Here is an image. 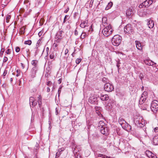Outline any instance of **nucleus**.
<instances>
[{"instance_id":"f257e3e1","label":"nucleus","mask_w":158,"mask_h":158,"mask_svg":"<svg viewBox=\"0 0 158 158\" xmlns=\"http://www.w3.org/2000/svg\"><path fill=\"white\" fill-rule=\"evenodd\" d=\"M146 106L143 109V110H147V107L149 106L152 111L154 113H156L158 111V102L156 101H153L149 105L146 104Z\"/></svg>"},{"instance_id":"f03ea898","label":"nucleus","mask_w":158,"mask_h":158,"mask_svg":"<svg viewBox=\"0 0 158 158\" xmlns=\"http://www.w3.org/2000/svg\"><path fill=\"white\" fill-rule=\"evenodd\" d=\"M105 27L102 32L104 36L107 37L112 33L113 30L112 28L111 25L110 24H109L107 27Z\"/></svg>"},{"instance_id":"7ed1b4c3","label":"nucleus","mask_w":158,"mask_h":158,"mask_svg":"<svg viewBox=\"0 0 158 158\" xmlns=\"http://www.w3.org/2000/svg\"><path fill=\"white\" fill-rule=\"evenodd\" d=\"M122 40V37L119 35H115L112 38L111 42L112 44L115 46H118Z\"/></svg>"},{"instance_id":"20e7f679","label":"nucleus","mask_w":158,"mask_h":158,"mask_svg":"<svg viewBox=\"0 0 158 158\" xmlns=\"http://www.w3.org/2000/svg\"><path fill=\"white\" fill-rule=\"evenodd\" d=\"M46 85L48 86L47 89H50V88H52V89H55V88H57V86L54 84V81H51L50 79H47Z\"/></svg>"},{"instance_id":"39448f33","label":"nucleus","mask_w":158,"mask_h":158,"mask_svg":"<svg viewBox=\"0 0 158 158\" xmlns=\"http://www.w3.org/2000/svg\"><path fill=\"white\" fill-rule=\"evenodd\" d=\"M124 31L125 34H131L133 31L131 25L129 24H127L124 27Z\"/></svg>"},{"instance_id":"423d86ee","label":"nucleus","mask_w":158,"mask_h":158,"mask_svg":"<svg viewBox=\"0 0 158 158\" xmlns=\"http://www.w3.org/2000/svg\"><path fill=\"white\" fill-rule=\"evenodd\" d=\"M89 102L91 104L97 105L98 101L97 98L95 96H91L89 98Z\"/></svg>"},{"instance_id":"0eeeda50","label":"nucleus","mask_w":158,"mask_h":158,"mask_svg":"<svg viewBox=\"0 0 158 158\" xmlns=\"http://www.w3.org/2000/svg\"><path fill=\"white\" fill-rule=\"evenodd\" d=\"M38 69V67H33L32 68L31 72L30 75L32 78L34 77Z\"/></svg>"},{"instance_id":"6e6552de","label":"nucleus","mask_w":158,"mask_h":158,"mask_svg":"<svg viewBox=\"0 0 158 158\" xmlns=\"http://www.w3.org/2000/svg\"><path fill=\"white\" fill-rule=\"evenodd\" d=\"M134 14V12L132 9L129 8L127 10L126 12L127 17L128 18H130Z\"/></svg>"},{"instance_id":"1a4fd4ad","label":"nucleus","mask_w":158,"mask_h":158,"mask_svg":"<svg viewBox=\"0 0 158 158\" xmlns=\"http://www.w3.org/2000/svg\"><path fill=\"white\" fill-rule=\"evenodd\" d=\"M144 63L146 65L149 66H153L154 64H156V63H154L152 61L149 59H146L144 60Z\"/></svg>"},{"instance_id":"9d476101","label":"nucleus","mask_w":158,"mask_h":158,"mask_svg":"<svg viewBox=\"0 0 158 158\" xmlns=\"http://www.w3.org/2000/svg\"><path fill=\"white\" fill-rule=\"evenodd\" d=\"M102 127V129H100L101 133L102 134L106 135L108 132V128L106 127Z\"/></svg>"},{"instance_id":"9b49d317","label":"nucleus","mask_w":158,"mask_h":158,"mask_svg":"<svg viewBox=\"0 0 158 158\" xmlns=\"http://www.w3.org/2000/svg\"><path fill=\"white\" fill-rule=\"evenodd\" d=\"M135 43L137 49L139 50H142L143 46L140 42L136 40L135 41Z\"/></svg>"},{"instance_id":"f8f14e48","label":"nucleus","mask_w":158,"mask_h":158,"mask_svg":"<svg viewBox=\"0 0 158 158\" xmlns=\"http://www.w3.org/2000/svg\"><path fill=\"white\" fill-rule=\"evenodd\" d=\"M152 141L154 145H158V135L154 136Z\"/></svg>"},{"instance_id":"ddd939ff","label":"nucleus","mask_w":158,"mask_h":158,"mask_svg":"<svg viewBox=\"0 0 158 158\" xmlns=\"http://www.w3.org/2000/svg\"><path fill=\"white\" fill-rule=\"evenodd\" d=\"M118 122L119 124L122 126L123 127L124 126L123 125L125 124V125H128L127 123L126 122V121L122 118H120L118 119Z\"/></svg>"},{"instance_id":"4468645a","label":"nucleus","mask_w":158,"mask_h":158,"mask_svg":"<svg viewBox=\"0 0 158 158\" xmlns=\"http://www.w3.org/2000/svg\"><path fill=\"white\" fill-rule=\"evenodd\" d=\"M101 108L100 107L96 106L95 107L96 112L97 114L100 117H102L103 115L101 114L100 110H101Z\"/></svg>"},{"instance_id":"2eb2a0df","label":"nucleus","mask_w":158,"mask_h":158,"mask_svg":"<svg viewBox=\"0 0 158 158\" xmlns=\"http://www.w3.org/2000/svg\"><path fill=\"white\" fill-rule=\"evenodd\" d=\"M88 26V21L87 20L83 21L81 22V23L80 24V26L82 28H84Z\"/></svg>"},{"instance_id":"dca6fc26","label":"nucleus","mask_w":158,"mask_h":158,"mask_svg":"<svg viewBox=\"0 0 158 158\" xmlns=\"http://www.w3.org/2000/svg\"><path fill=\"white\" fill-rule=\"evenodd\" d=\"M114 89L113 86L109 83H106L104 85V89Z\"/></svg>"},{"instance_id":"f3484780","label":"nucleus","mask_w":158,"mask_h":158,"mask_svg":"<svg viewBox=\"0 0 158 158\" xmlns=\"http://www.w3.org/2000/svg\"><path fill=\"white\" fill-rule=\"evenodd\" d=\"M109 98V97L107 94L102 95L100 97V99L102 101H107Z\"/></svg>"},{"instance_id":"a211bd4d","label":"nucleus","mask_w":158,"mask_h":158,"mask_svg":"<svg viewBox=\"0 0 158 158\" xmlns=\"http://www.w3.org/2000/svg\"><path fill=\"white\" fill-rule=\"evenodd\" d=\"M154 21L152 20H149L148 23V26L150 28H152L154 26Z\"/></svg>"},{"instance_id":"6ab92c4d","label":"nucleus","mask_w":158,"mask_h":158,"mask_svg":"<svg viewBox=\"0 0 158 158\" xmlns=\"http://www.w3.org/2000/svg\"><path fill=\"white\" fill-rule=\"evenodd\" d=\"M102 24L104 27H107L108 25L107 23V18L106 17H103L102 18Z\"/></svg>"},{"instance_id":"aec40b11","label":"nucleus","mask_w":158,"mask_h":158,"mask_svg":"<svg viewBox=\"0 0 158 158\" xmlns=\"http://www.w3.org/2000/svg\"><path fill=\"white\" fill-rule=\"evenodd\" d=\"M146 97H143V96H141L139 100V105H142L144 103V102L146 100Z\"/></svg>"},{"instance_id":"412c9836","label":"nucleus","mask_w":158,"mask_h":158,"mask_svg":"<svg viewBox=\"0 0 158 158\" xmlns=\"http://www.w3.org/2000/svg\"><path fill=\"white\" fill-rule=\"evenodd\" d=\"M143 3L144 5V7H148L152 4L151 3V2H150L149 0H146L143 2Z\"/></svg>"},{"instance_id":"4be33fe9","label":"nucleus","mask_w":158,"mask_h":158,"mask_svg":"<svg viewBox=\"0 0 158 158\" xmlns=\"http://www.w3.org/2000/svg\"><path fill=\"white\" fill-rule=\"evenodd\" d=\"M98 126L100 129H102V127H106L105 125V123H104V122L102 121H99V122L98 124Z\"/></svg>"},{"instance_id":"5701e85b","label":"nucleus","mask_w":158,"mask_h":158,"mask_svg":"<svg viewBox=\"0 0 158 158\" xmlns=\"http://www.w3.org/2000/svg\"><path fill=\"white\" fill-rule=\"evenodd\" d=\"M62 78H60L58 80H57V83L59 85L58 89H61V88H62L63 86L62 85V84L60 85L62 82Z\"/></svg>"},{"instance_id":"b1692460","label":"nucleus","mask_w":158,"mask_h":158,"mask_svg":"<svg viewBox=\"0 0 158 158\" xmlns=\"http://www.w3.org/2000/svg\"><path fill=\"white\" fill-rule=\"evenodd\" d=\"M113 4V3L111 2H110L108 3V5H107L106 6L105 8V10H108L112 6Z\"/></svg>"},{"instance_id":"393cba45","label":"nucleus","mask_w":158,"mask_h":158,"mask_svg":"<svg viewBox=\"0 0 158 158\" xmlns=\"http://www.w3.org/2000/svg\"><path fill=\"white\" fill-rule=\"evenodd\" d=\"M38 61L37 60H33L32 61L31 64L33 66V67H38Z\"/></svg>"},{"instance_id":"a878e982","label":"nucleus","mask_w":158,"mask_h":158,"mask_svg":"<svg viewBox=\"0 0 158 158\" xmlns=\"http://www.w3.org/2000/svg\"><path fill=\"white\" fill-rule=\"evenodd\" d=\"M146 154L147 156L149 158H150L152 154H153V153H152L151 152H150L149 151H147L146 152Z\"/></svg>"},{"instance_id":"bb28decb","label":"nucleus","mask_w":158,"mask_h":158,"mask_svg":"<svg viewBox=\"0 0 158 158\" xmlns=\"http://www.w3.org/2000/svg\"><path fill=\"white\" fill-rule=\"evenodd\" d=\"M63 32L62 31H60L59 32H57L56 34V37H61L62 38V33Z\"/></svg>"},{"instance_id":"cd10ccee","label":"nucleus","mask_w":158,"mask_h":158,"mask_svg":"<svg viewBox=\"0 0 158 158\" xmlns=\"http://www.w3.org/2000/svg\"><path fill=\"white\" fill-rule=\"evenodd\" d=\"M112 107L111 105L108 103L107 105L106 106V109L107 110H109L111 109Z\"/></svg>"},{"instance_id":"c85d7f7f","label":"nucleus","mask_w":158,"mask_h":158,"mask_svg":"<svg viewBox=\"0 0 158 158\" xmlns=\"http://www.w3.org/2000/svg\"><path fill=\"white\" fill-rule=\"evenodd\" d=\"M86 35V34L85 32H82L80 36V38L81 39H84Z\"/></svg>"},{"instance_id":"c756f323","label":"nucleus","mask_w":158,"mask_h":158,"mask_svg":"<svg viewBox=\"0 0 158 158\" xmlns=\"http://www.w3.org/2000/svg\"><path fill=\"white\" fill-rule=\"evenodd\" d=\"M136 124H137V125H139V126L141 127L143 126V124H142L140 121L139 120L136 121Z\"/></svg>"},{"instance_id":"7c9ffc66","label":"nucleus","mask_w":158,"mask_h":158,"mask_svg":"<svg viewBox=\"0 0 158 158\" xmlns=\"http://www.w3.org/2000/svg\"><path fill=\"white\" fill-rule=\"evenodd\" d=\"M32 42L30 40H28L25 41L24 42V44H27L28 45H31V44Z\"/></svg>"},{"instance_id":"2f4dec72","label":"nucleus","mask_w":158,"mask_h":158,"mask_svg":"<svg viewBox=\"0 0 158 158\" xmlns=\"http://www.w3.org/2000/svg\"><path fill=\"white\" fill-rule=\"evenodd\" d=\"M34 97H31L30 98H29V102H30V105L31 106V103L32 102L34 101Z\"/></svg>"},{"instance_id":"473e14b6","label":"nucleus","mask_w":158,"mask_h":158,"mask_svg":"<svg viewBox=\"0 0 158 158\" xmlns=\"http://www.w3.org/2000/svg\"><path fill=\"white\" fill-rule=\"evenodd\" d=\"M55 56V55L54 53L52 52L50 54V58L51 59H53V60H55L54 58Z\"/></svg>"},{"instance_id":"72a5a7b5","label":"nucleus","mask_w":158,"mask_h":158,"mask_svg":"<svg viewBox=\"0 0 158 158\" xmlns=\"http://www.w3.org/2000/svg\"><path fill=\"white\" fill-rule=\"evenodd\" d=\"M5 51V49L4 48H2L1 50V51L0 52V56L2 57L3 55V53Z\"/></svg>"},{"instance_id":"f704fd0d","label":"nucleus","mask_w":158,"mask_h":158,"mask_svg":"<svg viewBox=\"0 0 158 158\" xmlns=\"http://www.w3.org/2000/svg\"><path fill=\"white\" fill-rule=\"evenodd\" d=\"M147 95H148L147 92L146 91H144L143 92L141 96H143V97H146V98L147 97Z\"/></svg>"},{"instance_id":"c9c22d12","label":"nucleus","mask_w":158,"mask_h":158,"mask_svg":"<svg viewBox=\"0 0 158 158\" xmlns=\"http://www.w3.org/2000/svg\"><path fill=\"white\" fill-rule=\"evenodd\" d=\"M11 18V16L10 15H7L6 18V22L7 23H8L9 22V20Z\"/></svg>"},{"instance_id":"e433bc0d","label":"nucleus","mask_w":158,"mask_h":158,"mask_svg":"<svg viewBox=\"0 0 158 158\" xmlns=\"http://www.w3.org/2000/svg\"><path fill=\"white\" fill-rule=\"evenodd\" d=\"M37 104V102H35V101L32 102L31 103V106L34 107Z\"/></svg>"},{"instance_id":"4c0bfd02","label":"nucleus","mask_w":158,"mask_h":158,"mask_svg":"<svg viewBox=\"0 0 158 158\" xmlns=\"http://www.w3.org/2000/svg\"><path fill=\"white\" fill-rule=\"evenodd\" d=\"M56 39H57L56 40V42L57 43H60L62 38L61 37H56Z\"/></svg>"},{"instance_id":"58836bf2","label":"nucleus","mask_w":158,"mask_h":158,"mask_svg":"<svg viewBox=\"0 0 158 158\" xmlns=\"http://www.w3.org/2000/svg\"><path fill=\"white\" fill-rule=\"evenodd\" d=\"M81 59L77 58L76 60V63L77 64H79L81 62Z\"/></svg>"},{"instance_id":"ea45409f","label":"nucleus","mask_w":158,"mask_h":158,"mask_svg":"<svg viewBox=\"0 0 158 158\" xmlns=\"http://www.w3.org/2000/svg\"><path fill=\"white\" fill-rule=\"evenodd\" d=\"M69 19V16L68 15H66L65 16L63 22V23H64L66 22V19Z\"/></svg>"},{"instance_id":"a19ab883","label":"nucleus","mask_w":158,"mask_h":158,"mask_svg":"<svg viewBox=\"0 0 158 158\" xmlns=\"http://www.w3.org/2000/svg\"><path fill=\"white\" fill-rule=\"evenodd\" d=\"M11 49H8L7 50H6L5 52L7 54H10L11 53Z\"/></svg>"},{"instance_id":"79ce46f5","label":"nucleus","mask_w":158,"mask_h":158,"mask_svg":"<svg viewBox=\"0 0 158 158\" xmlns=\"http://www.w3.org/2000/svg\"><path fill=\"white\" fill-rule=\"evenodd\" d=\"M45 77L46 78L47 81V79H50L49 78V77L50 76V75L48 73H46V74H45Z\"/></svg>"},{"instance_id":"37998d69","label":"nucleus","mask_w":158,"mask_h":158,"mask_svg":"<svg viewBox=\"0 0 158 158\" xmlns=\"http://www.w3.org/2000/svg\"><path fill=\"white\" fill-rule=\"evenodd\" d=\"M15 51H16V52H18L20 51V48L19 47H16L15 48Z\"/></svg>"},{"instance_id":"c03bdc74","label":"nucleus","mask_w":158,"mask_h":158,"mask_svg":"<svg viewBox=\"0 0 158 158\" xmlns=\"http://www.w3.org/2000/svg\"><path fill=\"white\" fill-rule=\"evenodd\" d=\"M78 15V13L77 12H75L74 14L73 15V17L75 19L77 17Z\"/></svg>"},{"instance_id":"a18cd8bd","label":"nucleus","mask_w":158,"mask_h":158,"mask_svg":"<svg viewBox=\"0 0 158 158\" xmlns=\"http://www.w3.org/2000/svg\"><path fill=\"white\" fill-rule=\"evenodd\" d=\"M38 101L37 102H41L42 101V97L40 95H39V97L38 98Z\"/></svg>"},{"instance_id":"49530a36","label":"nucleus","mask_w":158,"mask_h":158,"mask_svg":"<svg viewBox=\"0 0 158 158\" xmlns=\"http://www.w3.org/2000/svg\"><path fill=\"white\" fill-rule=\"evenodd\" d=\"M139 78L142 80V79H143L144 77L142 73H140L139 75Z\"/></svg>"},{"instance_id":"de8ad7c7","label":"nucleus","mask_w":158,"mask_h":158,"mask_svg":"<svg viewBox=\"0 0 158 158\" xmlns=\"http://www.w3.org/2000/svg\"><path fill=\"white\" fill-rule=\"evenodd\" d=\"M8 60V58L7 57L5 56L4 58L3 62H6Z\"/></svg>"},{"instance_id":"09e8293b","label":"nucleus","mask_w":158,"mask_h":158,"mask_svg":"<svg viewBox=\"0 0 158 158\" xmlns=\"http://www.w3.org/2000/svg\"><path fill=\"white\" fill-rule=\"evenodd\" d=\"M7 73V71L6 70H5L3 74V77H5Z\"/></svg>"},{"instance_id":"8fccbe9b","label":"nucleus","mask_w":158,"mask_h":158,"mask_svg":"<svg viewBox=\"0 0 158 158\" xmlns=\"http://www.w3.org/2000/svg\"><path fill=\"white\" fill-rule=\"evenodd\" d=\"M154 131L155 133L157 132H158V127H155L154 129Z\"/></svg>"},{"instance_id":"3c124183","label":"nucleus","mask_w":158,"mask_h":158,"mask_svg":"<svg viewBox=\"0 0 158 158\" xmlns=\"http://www.w3.org/2000/svg\"><path fill=\"white\" fill-rule=\"evenodd\" d=\"M150 158H158L154 154H152V155L151 156Z\"/></svg>"},{"instance_id":"603ef678","label":"nucleus","mask_w":158,"mask_h":158,"mask_svg":"<svg viewBox=\"0 0 158 158\" xmlns=\"http://www.w3.org/2000/svg\"><path fill=\"white\" fill-rule=\"evenodd\" d=\"M143 6H144V5L143 2L142 3L140 4V5L139 6V7L140 8H143Z\"/></svg>"},{"instance_id":"864d4df0","label":"nucleus","mask_w":158,"mask_h":158,"mask_svg":"<svg viewBox=\"0 0 158 158\" xmlns=\"http://www.w3.org/2000/svg\"><path fill=\"white\" fill-rule=\"evenodd\" d=\"M60 155V152H57L56 153V157H59Z\"/></svg>"},{"instance_id":"5fc2aeb1","label":"nucleus","mask_w":158,"mask_h":158,"mask_svg":"<svg viewBox=\"0 0 158 158\" xmlns=\"http://www.w3.org/2000/svg\"><path fill=\"white\" fill-rule=\"evenodd\" d=\"M120 64V63L119 62V61H118L117 63V64L116 66H117V67L118 68V69H119V67L120 66L119 64Z\"/></svg>"},{"instance_id":"6e6d98bb","label":"nucleus","mask_w":158,"mask_h":158,"mask_svg":"<svg viewBox=\"0 0 158 158\" xmlns=\"http://www.w3.org/2000/svg\"><path fill=\"white\" fill-rule=\"evenodd\" d=\"M107 80V79L105 77H104L102 78V81L103 82H106V80Z\"/></svg>"},{"instance_id":"4d7b16f0","label":"nucleus","mask_w":158,"mask_h":158,"mask_svg":"<svg viewBox=\"0 0 158 158\" xmlns=\"http://www.w3.org/2000/svg\"><path fill=\"white\" fill-rule=\"evenodd\" d=\"M69 7H68L64 11V13H67L68 11L69 10Z\"/></svg>"},{"instance_id":"13d9d810","label":"nucleus","mask_w":158,"mask_h":158,"mask_svg":"<svg viewBox=\"0 0 158 158\" xmlns=\"http://www.w3.org/2000/svg\"><path fill=\"white\" fill-rule=\"evenodd\" d=\"M74 34L75 35H78V31L77 30H75V31Z\"/></svg>"},{"instance_id":"bf43d9fd","label":"nucleus","mask_w":158,"mask_h":158,"mask_svg":"<svg viewBox=\"0 0 158 158\" xmlns=\"http://www.w3.org/2000/svg\"><path fill=\"white\" fill-rule=\"evenodd\" d=\"M21 66L22 68L23 69H24L25 67V65L22 63H21Z\"/></svg>"},{"instance_id":"052dcab7","label":"nucleus","mask_w":158,"mask_h":158,"mask_svg":"<svg viewBox=\"0 0 158 158\" xmlns=\"http://www.w3.org/2000/svg\"><path fill=\"white\" fill-rule=\"evenodd\" d=\"M39 106L40 107L42 105V101L41 102H38Z\"/></svg>"},{"instance_id":"680f3d73","label":"nucleus","mask_w":158,"mask_h":158,"mask_svg":"<svg viewBox=\"0 0 158 158\" xmlns=\"http://www.w3.org/2000/svg\"><path fill=\"white\" fill-rule=\"evenodd\" d=\"M68 52H69L68 49H66L65 51V53H64L65 55H66L68 53Z\"/></svg>"},{"instance_id":"e2e57ef3","label":"nucleus","mask_w":158,"mask_h":158,"mask_svg":"<svg viewBox=\"0 0 158 158\" xmlns=\"http://www.w3.org/2000/svg\"><path fill=\"white\" fill-rule=\"evenodd\" d=\"M103 156H101V157H102V158H107V156H106L104 155H103Z\"/></svg>"},{"instance_id":"0e129e2a","label":"nucleus","mask_w":158,"mask_h":158,"mask_svg":"<svg viewBox=\"0 0 158 158\" xmlns=\"http://www.w3.org/2000/svg\"><path fill=\"white\" fill-rule=\"evenodd\" d=\"M97 156L98 157H101V156H103V154H97Z\"/></svg>"},{"instance_id":"69168bd1","label":"nucleus","mask_w":158,"mask_h":158,"mask_svg":"<svg viewBox=\"0 0 158 158\" xmlns=\"http://www.w3.org/2000/svg\"><path fill=\"white\" fill-rule=\"evenodd\" d=\"M46 51L47 52V56L48 55V52L49 51V48L48 47H47L46 48Z\"/></svg>"},{"instance_id":"338daca9","label":"nucleus","mask_w":158,"mask_h":158,"mask_svg":"<svg viewBox=\"0 0 158 158\" xmlns=\"http://www.w3.org/2000/svg\"><path fill=\"white\" fill-rule=\"evenodd\" d=\"M42 32L41 31L39 32V33H38V35L40 37L41 36V35H42Z\"/></svg>"},{"instance_id":"774afa93","label":"nucleus","mask_w":158,"mask_h":158,"mask_svg":"<svg viewBox=\"0 0 158 158\" xmlns=\"http://www.w3.org/2000/svg\"><path fill=\"white\" fill-rule=\"evenodd\" d=\"M58 110L57 109V108H56V115H57L58 114Z\"/></svg>"}]
</instances>
